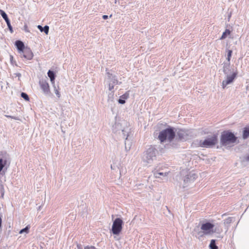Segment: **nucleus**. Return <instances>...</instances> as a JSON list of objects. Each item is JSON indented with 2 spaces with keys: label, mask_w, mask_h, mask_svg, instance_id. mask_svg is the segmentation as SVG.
Instances as JSON below:
<instances>
[{
  "label": "nucleus",
  "mask_w": 249,
  "mask_h": 249,
  "mask_svg": "<svg viewBox=\"0 0 249 249\" xmlns=\"http://www.w3.org/2000/svg\"><path fill=\"white\" fill-rule=\"evenodd\" d=\"M156 151L155 148L150 146L145 151L142 157V162L143 165L147 166L151 163L156 159Z\"/></svg>",
  "instance_id": "1"
},
{
  "label": "nucleus",
  "mask_w": 249,
  "mask_h": 249,
  "mask_svg": "<svg viewBox=\"0 0 249 249\" xmlns=\"http://www.w3.org/2000/svg\"><path fill=\"white\" fill-rule=\"evenodd\" d=\"M175 136V132L174 128L172 127L167 128L162 130L159 133L158 138L160 142H163L166 140L171 142Z\"/></svg>",
  "instance_id": "2"
},
{
  "label": "nucleus",
  "mask_w": 249,
  "mask_h": 249,
  "mask_svg": "<svg viewBox=\"0 0 249 249\" xmlns=\"http://www.w3.org/2000/svg\"><path fill=\"white\" fill-rule=\"evenodd\" d=\"M106 74L107 77L106 80L108 85V89L110 91H112V93H110L109 95V98L112 97L114 95L113 89L114 86L117 85H120L122 84L121 82H119L117 80L116 75L113 74L110 72H107Z\"/></svg>",
  "instance_id": "3"
},
{
  "label": "nucleus",
  "mask_w": 249,
  "mask_h": 249,
  "mask_svg": "<svg viewBox=\"0 0 249 249\" xmlns=\"http://www.w3.org/2000/svg\"><path fill=\"white\" fill-rule=\"evenodd\" d=\"M236 137L231 132L225 131L221 136L220 141L223 145L226 146L230 143H232L235 142Z\"/></svg>",
  "instance_id": "4"
},
{
  "label": "nucleus",
  "mask_w": 249,
  "mask_h": 249,
  "mask_svg": "<svg viewBox=\"0 0 249 249\" xmlns=\"http://www.w3.org/2000/svg\"><path fill=\"white\" fill-rule=\"evenodd\" d=\"M217 142V138L215 135L207 137L204 141H200L199 145L202 147L210 148L214 146Z\"/></svg>",
  "instance_id": "5"
},
{
  "label": "nucleus",
  "mask_w": 249,
  "mask_h": 249,
  "mask_svg": "<svg viewBox=\"0 0 249 249\" xmlns=\"http://www.w3.org/2000/svg\"><path fill=\"white\" fill-rule=\"evenodd\" d=\"M123 221L120 218H116L112 226L111 231L113 234L119 235L123 229Z\"/></svg>",
  "instance_id": "6"
},
{
  "label": "nucleus",
  "mask_w": 249,
  "mask_h": 249,
  "mask_svg": "<svg viewBox=\"0 0 249 249\" xmlns=\"http://www.w3.org/2000/svg\"><path fill=\"white\" fill-rule=\"evenodd\" d=\"M213 227L214 225L210 222L202 224L201 226L202 231L199 232L198 234L200 237H203L205 235L210 234L213 233Z\"/></svg>",
  "instance_id": "7"
},
{
  "label": "nucleus",
  "mask_w": 249,
  "mask_h": 249,
  "mask_svg": "<svg viewBox=\"0 0 249 249\" xmlns=\"http://www.w3.org/2000/svg\"><path fill=\"white\" fill-rule=\"evenodd\" d=\"M10 163L9 155L6 153H0V171L7 169Z\"/></svg>",
  "instance_id": "8"
},
{
  "label": "nucleus",
  "mask_w": 249,
  "mask_h": 249,
  "mask_svg": "<svg viewBox=\"0 0 249 249\" xmlns=\"http://www.w3.org/2000/svg\"><path fill=\"white\" fill-rule=\"evenodd\" d=\"M226 79L222 81V86L223 89H225L226 86L232 83L234 78H235L237 73L236 72H233L231 75H229L228 74H226Z\"/></svg>",
  "instance_id": "9"
},
{
  "label": "nucleus",
  "mask_w": 249,
  "mask_h": 249,
  "mask_svg": "<svg viewBox=\"0 0 249 249\" xmlns=\"http://www.w3.org/2000/svg\"><path fill=\"white\" fill-rule=\"evenodd\" d=\"M21 57H24L27 60H31L33 57V53L30 48L26 47V49L19 53Z\"/></svg>",
  "instance_id": "10"
},
{
  "label": "nucleus",
  "mask_w": 249,
  "mask_h": 249,
  "mask_svg": "<svg viewBox=\"0 0 249 249\" xmlns=\"http://www.w3.org/2000/svg\"><path fill=\"white\" fill-rule=\"evenodd\" d=\"M39 85L45 95H48L50 94V87L49 84L46 81H40Z\"/></svg>",
  "instance_id": "11"
},
{
  "label": "nucleus",
  "mask_w": 249,
  "mask_h": 249,
  "mask_svg": "<svg viewBox=\"0 0 249 249\" xmlns=\"http://www.w3.org/2000/svg\"><path fill=\"white\" fill-rule=\"evenodd\" d=\"M0 14L1 17L3 18L5 20V22H6V24L9 30L10 31V32L12 33L13 32V28L11 25L10 20L9 19L7 14L4 11H3L2 10H0Z\"/></svg>",
  "instance_id": "12"
},
{
  "label": "nucleus",
  "mask_w": 249,
  "mask_h": 249,
  "mask_svg": "<svg viewBox=\"0 0 249 249\" xmlns=\"http://www.w3.org/2000/svg\"><path fill=\"white\" fill-rule=\"evenodd\" d=\"M15 46H16L19 54L23 51L26 47H25L23 42L20 40H17L15 42Z\"/></svg>",
  "instance_id": "13"
},
{
  "label": "nucleus",
  "mask_w": 249,
  "mask_h": 249,
  "mask_svg": "<svg viewBox=\"0 0 249 249\" xmlns=\"http://www.w3.org/2000/svg\"><path fill=\"white\" fill-rule=\"evenodd\" d=\"M128 91L126 92L124 94L120 97V99L118 100L119 103L121 104H124L125 103V100L129 97Z\"/></svg>",
  "instance_id": "14"
},
{
  "label": "nucleus",
  "mask_w": 249,
  "mask_h": 249,
  "mask_svg": "<svg viewBox=\"0 0 249 249\" xmlns=\"http://www.w3.org/2000/svg\"><path fill=\"white\" fill-rule=\"evenodd\" d=\"M178 135L181 140L185 141L187 139L186 132L183 130H179L178 132Z\"/></svg>",
  "instance_id": "15"
},
{
  "label": "nucleus",
  "mask_w": 249,
  "mask_h": 249,
  "mask_svg": "<svg viewBox=\"0 0 249 249\" xmlns=\"http://www.w3.org/2000/svg\"><path fill=\"white\" fill-rule=\"evenodd\" d=\"M48 76L49 77L52 84H54V80L55 75L54 72L52 71L49 70L48 72Z\"/></svg>",
  "instance_id": "16"
},
{
  "label": "nucleus",
  "mask_w": 249,
  "mask_h": 249,
  "mask_svg": "<svg viewBox=\"0 0 249 249\" xmlns=\"http://www.w3.org/2000/svg\"><path fill=\"white\" fill-rule=\"evenodd\" d=\"M230 62H228L227 63H225L224 64L223 67V71L224 73V74H225L226 75L229 74V72L230 71Z\"/></svg>",
  "instance_id": "17"
},
{
  "label": "nucleus",
  "mask_w": 249,
  "mask_h": 249,
  "mask_svg": "<svg viewBox=\"0 0 249 249\" xmlns=\"http://www.w3.org/2000/svg\"><path fill=\"white\" fill-rule=\"evenodd\" d=\"M37 28L40 30V32H44L46 35L48 34L49 27L48 25H45L44 27L41 25H38Z\"/></svg>",
  "instance_id": "18"
},
{
  "label": "nucleus",
  "mask_w": 249,
  "mask_h": 249,
  "mask_svg": "<svg viewBox=\"0 0 249 249\" xmlns=\"http://www.w3.org/2000/svg\"><path fill=\"white\" fill-rule=\"evenodd\" d=\"M249 137V127H245L243 132V138L246 139Z\"/></svg>",
  "instance_id": "19"
},
{
  "label": "nucleus",
  "mask_w": 249,
  "mask_h": 249,
  "mask_svg": "<svg viewBox=\"0 0 249 249\" xmlns=\"http://www.w3.org/2000/svg\"><path fill=\"white\" fill-rule=\"evenodd\" d=\"M195 176L196 175L195 174H194L192 176H190V178H189V175H187V177L184 179V181L188 182L189 181H193L195 178Z\"/></svg>",
  "instance_id": "20"
},
{
  "label": "nucleus",
  "mask_w": 249,
  "mask_h": 249,
  "mask_svg": "<svg viewBox=\"0 0 249 249\" xmlns=\"http://www.w3.org/2000/svg\"><path fill=\"white\" fill-rule=\"evenodd\" d=\"M230 31L228 29H226L224 32H223L221 37H220V39H223L225 38L227 36L230 34Z\"/></svg>",
  "instance_id": "21"
},
{
  "label": "nucleus",
  "mask_w": 249,
  "mask_h": 249,
  "mask_svg": "<svg viewBox=\"0 0 249 249\" xmlns=\"http://www.w3.org/2000/svg\"><path fill=\"white\" fill-rule=\"evenodd\" d=\"M53 87L54 88V91L55 93L56 94V95L58 97V98H59L60 97L61 94H60V92L59 91L58 88H57L54 84H53Z\"/></svg>",
  "instance_id": "22"
},
{
  "label": "nucleus",
  "mask_w": 249,
  "mask_h": 249,
  "mask_svg": "<svg viewBox=\"0 0 249 249\" xmlns=\"http://www.w3.org/2000/svg\"><path fill=\"white\" fill-rule=\"evenodd\" d=\"M210 247L211 249H218V247L216 246L215 241L214 240H211L210 244Z\"/></svg>",
  "instance_id": "23"
},
{
  "label": "nucleus",
  "mask_w": 249,
  "mask_h": 249,
  "mask_svg": "<svg viewBox=\"0 0 249 249\" xmlns=\"http://www.w3.org/2000/svg\"><path fill=\"white\" fill-rule=\"evenodd\" d=\"M21 96L25 100L28 101H29V97L28 95L25 92H22L21 93Z\"/></svg>",
  "instance_id": "24"
},
{
  "label": "nucleus",
  "mask_w": 249,
  "mask_h": 249,
  "mask_svg": "<svg viewBox=\"0 0 249 249\" xmlns=\"http://www.w3.org/2000/svg\"><path fill=\"white\" fill-rule=\"evenodd\" d=\"M29 226H26L24 229H23L22 230H20V231H19V233H22L24 232H26V233H28L29 232Z\"/></svg>",
  "instance_id": "25"
},
{
  "label": "nucleus",
  "mask_w": 249,
  "mask_h": 249,
  "mask_svg": "<svg viewBox=\"0 0 249 249\" xmlns=\"http://www.w3.org/2000/svg\"><path fill=\"white\" fill-rule=\"evenodd\" d=\"M232 52L231 50H228V51L227 59L228 60V61L229 62H230V61L231 57V54H232Z\"/></svg>",
  "instance_id": "26"
},
{
  "label": "nucleus",
  "mask_w": 249,
  "mask_h": 249,
  "mask_svg": "<svg viewBox=\"0 0 249 249\" xmlns=\"http://www.w3.org/2000/svg\"><path fill=\"white\" fill-rule=\"evenodd\" d=\"M5 116L7 118H12V119H14L16 120H18V117H14V116H10V115H5Z\"/></svg>",
  "instance_id": "27"
},
{
  "label": "nucleus",
  "mask_w": 249,
  "mask_h": 249,
  "mask_svg": "<svg viewBox=\"0 0 249 249\" xmlns=\"http://www.w3.org/2000/svg\"><path fill=\"white\" fill-rule=\"evenodd\" d=\"M163 175V172H158L155 174V176L156 178H159L160 176H161Z\"/></svg>",
  "instance_id": "28"
},
{
  "label": "nucleus",
  "mask_w": 249,
  "mask_h": 249,
  "mask_svg": "<svg viewBox=\"0 0 249 249\" xmlns=\"http://www.w3.org/2000/svg\"><path fill=\"white\" fill-rule=\"evenodd\" d=\"M244 160L246 161L249 162V154L248 155H247L246 156H245L244 158Z\"/></svg>",
  "instance_id": "29"
},
{
  "label": "nucleus",
  "mask_w": 249,
  "mask_h": 249,
  "mask_svg": "<svg viewBox=\"0 0 249 249\" xmlns=\"http://www.w3.org/2000/svg\"><path fill=\"white\" fill-rule=\"evenodd\" d=\"M84 249H95V248L93 246H91V247L87 246V247H85Z\"/></svg>",
  "instance_id": "30"
},
{
  "label": "nucleus",
  "mask_w": 249,
  "mask_h": 249,
  "mask_svg": "<svg viewBox=\"0 0 249 249\" xmlns=\"http://www.w3.org/2000/svg\"><path fill=\"white\" fill-rule=\"evenodd\" d=\"M103 18L104 19H107L108 18V16H107V15H104V16H103Z\"/></svg>",
  "instance_id": "31"
},
{
  "label": "nucleus",
  "mask_w": 249,
  "mask_h": 249,
  "mask_svg": "<svg viewBox=\"0 0 249 249\" xmlns=\"http://www.w3.org/2000/svg\"><path fill=\"white\" fill-rule=\"evenodd\" d=\"M24 28H25V31H26V32H29V31H28V30H27V26H26V25H25V26H24Z\"/></svg>",
  "instance_id": "32"
},
{
  "label": "nucleus",
  "mask_w": 249,
  "mask_h": 249,
  "mask_svg": "<svg viewBox=\"0 0 249 249\" xmlns=\"http://www.w3.org/2000/svg\"><path fill=\"white\" fill-rule=\"evenodd\" d=\"M247 89H249V84L247 86Z\"/></svg>",
  "instance_id": "33"
},
{
  "label": "nucleus",
  "mask_w": 249,
  "mask_h": 249,
  "mask_svg": "<svg viewBox=\"0 0 249 249\" xmlns=\"http://www.w3.org/2000/svg\"><path fill=\"white\" fill-rule=\"evenodd\" d=\"M160 169H161V170H164V168H163L162 167H161V168H160V167L159 169H157V171H158V170H160Z\"/></svg>",
  "instance_id": "34"
}]
</instances>
